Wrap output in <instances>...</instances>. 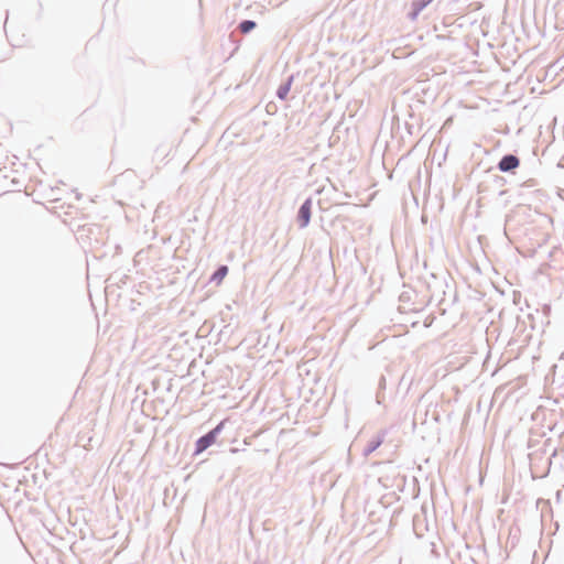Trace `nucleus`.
<instances>
[{
  "label": "nucleus",
  "instance_id": "2",
  "mask_svg": "<svg viewBox=\"0 0 564 564\" xmlns=\"http://www.w3.org/2000/svg\"><path fill=\"white\" fill-rule=\"evenodd\" d=\"M519 159L514 155H506L499 162V170L502 172L511 171L519 166Z\"/></svg>",
  "mask_w": 564,
  "mask_h": 564
},
{
  "label": "nucleus",
  "instance_id": "3",
  "mask_svg": "<svg viewBox=\"0 0 564 564\" xmlns=\"http://www.w3.org/2000/svg\"><path fill=\"white\" fill-rule=\"evenodd\" d=\"M311 218V203L305 202L299 210V220L302 227H306Z\"/></svg>",
  "mask_w": 564,
  "mask_h": 564
},
{
  "label": "nucleus",
  "instance_id": "6",
  "mask_svg": "<svg viewBox=\"0 0 564 564\" xmlns=\"http://www.w3.org/2000/svg\"><path fill=\"white\" fill-rule=\"evenodd\" d=\"M239 28L242 33H248L256 28V23L253 21L247 20L241 22Z\"/></svg>",
  "mask_w": 564,
  "mask_h": 564
},
{
  "label": "nucleus",
  "instance_id": "5",
  "mask_svg": "<svg viewBox=\"0 0 564 564\" xmlns=\"http://www.w3.org/2000/svg\"><path fill=\"white\" fill-rule=\"evenodd\" d=\"M291 84H292V78H290L288 80V83H285L284 85H281L279 87L278 93H276L279 98H281V99H285L286 98V96L289 95L290 89H291Z\"/></svg>",
  "mask_w": 564,
  "mask_h": 564
},
{
  "label": "nucleus",
  "instance_id": "4",
  "mask_svg": "<svg viewBox=\"0 0 564 564\" xmlns=\"http://www.w3.org/2000/svg\"><path fill=\"white\" fill-rule=\"evenodd\" d=\"M228 273V267L221 265L212 276V280L220 284Z\"/></svg>",
  "mask_w": 564,
  "mask_h": 564
},
{
  "label": "nucleus",
  "instance_id": "1",
  "mask_svg": "<svg viewBox=\"0 0 564 564\" xmlns=\"http://www.w3.org/2000/svg\"><path fill=\"white\" fill-rule=\"evenodd\" d=\"M223 424L220 423L217 425L213 431L207 433L206 435L202 436L196 442V454H200L206 448H208L210 445H213L216 442L217 434L220 432Z\"/></svg>",
  "mask_w": 564,
  "mask_h": 564
}]
</instances>
